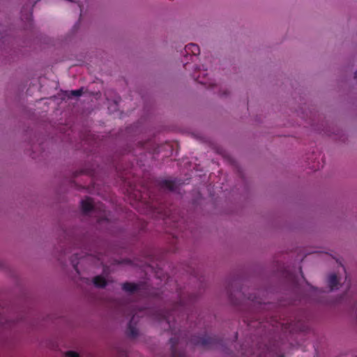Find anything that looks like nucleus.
Listing matches in <instances>:
<instances>
[{"mask_svg": "<svg viewBox=\"0 0 357 357\" xmlns=\"http://www.w3.org/2000/svg\"><path fill=\"white\" fill-rule=\"evenodd\" d=\"M179 296V301L174 303L169 311L167 312H160L155 314V319L158 321H165L169 326V329L172 330L171 325L172 319L176 321L174 318V314L177 313H183V316L185 314L187 302L184 300L183 296L178 293Z\"/></svg>", "mask_w": 357, "mask_h": 357, "instance_id": "1", "label": "nucleus"}, {"mask_svg": "<svg viewBox=\"0 0 357 357\" xmlns=\"http://www.w3.org/2000/svg\"><path fill=\"white\" fill-rule=\"evenodd\" d=\"M171 343L172 356V357H186L183 351H177L176 346L178 344V340L176 337H172L169 340Z\"/></svg>", "mask_w": 357, "mask_h": 357, "instance_id": "8", "label": "nucleus"}, {"mask_svg": "<svg viewBox=\"0 0 357 357\" xmlns=\"http://www.w3.org/2000/svg\"><path fill=\"white\" fill-rule=\"evenodd\" d=\"M158 185L160 189L174 191L176 188V183L173 180L165 179L159 181Z\"/></svg>", "mask_w": 357, "mask_h": 357, "instance_id": "5", "label": "nucleus"}, {"mask_svg": "<svg viewBox=\"0 0 357 357\" xmlns=\"http://www.w3.org/2000/svg\"><path fill=\"white\" fill-rule=\"evenodd\" d=\"M178 222L176 223V225H175V227L178 228Z\"/></svg>", "mask_w": 357, "mask_h": 357, "instance_id": "21", "label": "nucleus"}, {"mask_svg": "<svg viewBox=\"0 0 357 357\" xmlns=\"http://www.w3.org/2000/svg\"><path fill=\"white\" fill-rule=\"evenodd\" d=\"M82 89L71 91V94L74 96H80L82 94Z\"/></svg>", "mask_w": 357, "mask_h": 357, "instance_id": "14", "label": "nucleus"}, {"mask_svg": "<svg viewBox=\"0 0 357 357\" xmlns=\"http://www.w3.org/2000/svg\"><path fill=\"white\" fill-rule=\"evenodd\" d=\"M328 284L331 290H334L338 288L339 280L335 274H331L329 275Z\"/></svg>", "mask_w": 357, "mask_h": 357, "instance_id": "10", "label": "nucleus"}, {"mask_svg": "<svg viewBox=\"0 0 357 357\" xmlns=\"http://www.w3.org/2000/svg\"><path fill=\"white\" fill-rule=\"evenodd\" d=\"M249 299L252 300V301H255V298L249 297Z\"/></svg>", "mask_w": 357, "mask_h": 357, "instance_id": "20", "label": "nucleus"}, {"mask_svg": "<svg viewBox=\"0 0 357 357\" xmlns=\"http://www.w3.org/2000/svg\"><path fill=\"white\" fill-rule=\"evenodd\" d=\"M280 357H284L283 356H280Z\"/></svg>", "mask_w": 357, "mask_h": 357, "instance_id": "25", "label": "nucleus"}, {"mask_svg": "<svg viewBox=\"0 0 357 357\" xmlns=\"http://www.w3.org/2000/svg\"><path fill=\"white\" fill-rule=\"evenodd\" d=\"M241 353L243 355H245V356L246 355L245 352H244V351H242Z\"/></svg>", "mask_w": 357, "mask_h": 357, "instance_id": "22", "label": "nucleus"}, {"mask_svg": "<svg viewBox=\"0 0 357 357\" xmlns=\"http://www.w3.org/2000/svg\"><path fill=\"white\" fill-rule=\"evenodd\" d=\"M81 208L82 212L85 214L93 211L95 209V206L93 203V199L90 197H86L85 199L81 202Z\"/></svg>", "mask_w": 357, "mask_h": 357, "instance_id": "7", "label": "nucleus"}, {"mask_svg": "<svg viewBox=\"0 0 357 357\" xmlns=\"http://www.w3.org/2000/svg\"><path fill=\"white\" fill-rule=\"evenodd\" d=\"M78 6L81 8L82 5L79 3H78Z\"/></svg>", "mask_w": 357, "mask_h": 357, "instance_id": "23", "label": "nucleus"}, {"mask_svg": "<svg viewBox=\"0 0 357 357\" xmlns=\"http://www.w3.org/2000/svg\"><path fill=\"white\" fill-rule=\"evenodd\" d=\"M144 288V284L142 282L140 283H133V282H124L122 284V289L123 291L128 292L130 294H134L135 292H138L140 290Z\"/></svg>", "mask_w": 357, "mask_h": 357, "instance_id": "4", "label": "nucleus"}, {"mask_svg": "<svg viewBox=\"0 0 357 357\" xmlns=\"http://www.w3.org/2000/svg\"><path fill=\"white\" fill-rule=\"evenodd\" d=\"M100 209L102 211V217L98 218V222L99 223L102 222L104 220L107 221V218H106V211L105 210V206L103 205H101L100 206Z\"/></svg>", "mask_w": 357, "mask_h": 357, "instance_id": "12", "label": "nucleus"}, {"mask_svg": "<svg viewBox=\"0 0 357 357\" xmlns=\"http://www.w3.org/2000/svg\"><path fill=\"white\" fill-rule=\"evenodd\" d=\"M93 282L96 287L103 288L107 285L105 278L101 275H97L93 278Z\"/></svg>", "mask_w": 357, "mask_h": 357, "instance_id": "11", "label": "nucleus"}, {"mask_svg": "<svg viewBox=\"0 0 357 357\" xmlns=\"http://www.w3.org/2000/svg\"><path fill=\"white\" fill-rule=\"evenodd\" d=\"M149 198L152 200H153L155 198L153 197V195H150L149 196Z\"/></svg>", "mask_w": 357, "mask_h": 357, "instance_id": "19", "label": "nucleus"}, {"mask_svg": "<svg viewBox=\"0 0 357 357\" xmlns=\"http://www.w3.org/2000/svg\"><path fill=\"white\" fill-rule=\"evenodd\" d=\"M66 357H79V354L73 351H68L66 353Z\"/></svg>", "mask_w": 357, "mask_h": 357, "instance_id": "13", "label": "nucleus"}, {"mask_svg": "<svg viewBox=\"0 0 357 357\" xmlns=\"http://www.w3.org/2000/svg\"><path fill=\"white\" fill-rule=\"evenodd\" d=\"M198 82L202 84H206V82H204V81H202V80H198Z\"/></svg>", "mask_w": 357, "mask_h": 357, "instance_id": "18", "label": "nucleus"}, {"mask_svg": "<svg viewBox=\"0 0 357 357\" xmlns=\"http://www.w3.org/2000/svg\"><path fill=\"white\" fill-rule=\"evenodd\" d=\"M282 326H284L286 331H289L290 333L297 332V331H305L307 329V326L304 322L301 321L300 320L296 321H291L287 323H282Z\"/></svg>", "mask_w": 357, "mask_h": 357, "instance_id": "3", "label": "nucleus"}, {"mask_svg": "<svg viewBox=\"0 0 357 357\" xmlns=\"http://www.w3.org/2000/svg\"><path fill=\"white\" fill-rule=\"evenodd\" d=\"M135 314H133L126 330L127 335L129 337L135 338L138 335V330L135 326Z\"/></svg>", "mask_w": 357, "mask_h": 357, "instance_id": "6", "label": "nucleus"}, {"mask_svg": "<svg viewBox=\"0 0 357 357\" xmlns=\"http://www.w3.org/2000/svg\"><path fill=\"white\" fill-rule=\"evenodd\" d=\"M185 51L187 54H192L193 56H196L199 54L200 49L197 44L190 43L185 46Z\"/></svg>", "mask_w": 357, "mask_h": 357, "instance_id": "9", "label": "nucleus"}, {"mask_svg": "<svg viewBox=\"0 0 357 357\" xmlns=\"http://www.w3.org/2000/svg\"><path fill=\"white\" fill-rule=\"evenodd\" d=\"M190 342L195 346L204 349L218 348L219 346L222 345V340H219L215 336H209L206 334L202 336L193 335L191 337Z\"/></svg>", "mask_w": 357, "mask_h": 357, "instance_id": "2", "label": "nucleus"}, {"mask_svg": "<svg viewBox=\"0 0 357 357\" xmlns=\"http://www.w3.org/2000/svg\"><path fill=\"white\" fill-rule=\"evenodd\" d=\"M248 326H252V324L251 323H248Z\"/></svg>", "mask_w": 357, "mask_h": 357, "instance_id": "24", "label": "nucleus"}, {"mask_svg": "<svg viewBox=\"0 0 357 357\" xmlns=\"http://www.w3.org/2000/svg\"><path fill=\"white\" fill-rule=\"evenodd\" d=\"M237 337H238V333H235V335H234V340H237Z\"/></svg>", "mask_w": 357, "mask_h": 357, "instance_id": "17", "label": "nucleus"}, {"mask_svg": "<svg viewBox=\"0 0 357 357\" xmlns=\"http://www.w3.org/2000/svg\"><path fill=\"white\" fill-rule=\"evenodd\" d=\"M73 267H74V269L78 272V270H77V264H73Z\"/></svg>", "mask_w": 357, "mask_h": 357, "instance_id": "16", "label": "nucleus"}, {"mask_svg": "<svg viewBox=\"0 0 357 357\" xmlns=\"http://www.w3.org/2000/svg\"><path fill=\"white\" fill-rule=\"evenodd\" d=\"M7 319L4 316L0 313V326H3L6 324Z\"/></svg>", "mask_w": 357, "mask_h": 357, "instance_id": "15", "label": "nucleus"}]
</instances>
